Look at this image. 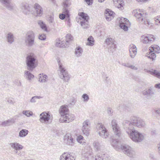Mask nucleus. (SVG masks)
I'll return each instance as SVG.
<instances>
[{
    "label": "nucleus",
    "mask_w": 160,
    "mask_h": 160,
    "mask_svg": "<svg viewBox=\"0 0 160 160\" xmlns=\"http://www.w3.org/2000/svg\"><path fill=\"white\" fill-rule=\"evenodd\" d=\"M26 62L28 70L32 71L38 65L36 56L33 53H28L26 58Z\"/></svg>",
    "instance_id": "obj_1"
},
{
    "label": "nucleus",
    "mask_w": 160,
    "mask_h": 160,
    "mask_svg": "<svg viewBox=\"0 0 160 160\" xmlns=\"http://www.w3.org/2000/svg\"><path fill=\"white\" fill-rule=\"evenodd\" d=\"M111 144L112 147L116 149H119L120 146L121 148L123 150V152L128 156L130 155V147L125 144L121 145V143L118 139H112Z\"/></svg>",
    "instance_id": "obj_2"
},
{
    "label": "nucleus",
    "mask_w": 160,
    "mask_h": 160,
    "mask_svg": "<svg viewBox=\"0 0 160 160\" xmlns=\"http://www.w3.org/2000/svg\"><path fill=\"white\" fill-rule=\"evenodd\" d=\"M35 34L34 32L29 31L26 34L25 42L27 46L28 47H32L35 44Z\"/></svg>",
    "instance_id": "obj_3"
},
{
    "label": "nucleus",
    "mask_w": 160,
    "mask_h": 160,
    "mask_svg": "<svg viewBox=\"0 0 160 160\" xmlns=\"http://www.w3.org/2000/svg\"><path fill=\"white\" fill-rule=\"evenodd\" d=\"M57 62L59 65V68L60 71V73L59 74L60 78L64 82H68L70 77V75H69L66 69L63 67V65L60 62V60L58 59Z\"/></svg>",
    "instance_id": "obj_4"
},
{
    "label": "nucleus",
    "mask_w": 160,
    "mask_h": 160,
    "mask_svg": "<svg viewBox=\"0 0 160 160\" xmlns=\"http://www.w3.org/2000/svg\"><path fill=\"white\" fill-rule=\"evenodd\" d=\"M131 139L136 142H141L144 139L143 135L135 129H131Z\"/></svg>",
    "instance_id": "obj_5"
},
{
    "label": "nucleus",
    "mask_w": 160,
    "mask_h": 160,
    "mask_svg": "<svg viewBox=\"0 0 160 160\" xmlns=\"http://www.w3.org/2000/svg\"><path fill=\"white\" fill-rule=\"evenodd\" d=\"M142 93L147 99L150 100L154 97L153 96L155 95V90L153 86H151L146 88Z\"/></svg>",
    "instance_id": "obj_6"
},
{
    "label": "nucleus",
    "mask_w": 160,
    "mask_h": 160,
    "mask_svg": "<svg viewBox=\"0 0 160 160\" xmlns=\"http://www.w3.org/2000/svg\"><path fill=\"white\" fill-rule=\"evenodd\" d=\"M140 9L134 10L132 12L133 15L137 18L139 22L144 21L145 24L149 25V22L145 21V15L143 12L142 13Z\"/></svg>",
    "instance_id": "obj_7"
},
{
    "label": "nucleus",
    "mask_w": 160,
    "mask_h": 160,
    "mask_svg": "<svg viewBox=\"0 0 160 160\" xmlns=\"http://www.w3.org/2000/svg\"><path fill=\"white\" fill-rule=\"evenodd\" d=\"M96 128L98 133L102 138H106L109 135L106 128L101 123H99L97 125Z\"/></svg>",
    "instance_id": "obj_8"
},
{
    "label": "nucleus",
    "mask_w": 160,
    "mask_h": 160,
    "mask_svg": "<svg viewBox=\"0 0 160 160\" xmlns=\"http://www.w3.org/2000/svg\"><path fill=\"white\" fill-rule=\"evenodd\" d=\"M117 20L118 22L119 26L121 29L125 31L128 30V27L127 25L129 23V21L127 18L121 17L118 18Z\"/></svg>",
    "instance_id": "obj_9"
},
{
    "label": "nucleus",
    "mask_w": 160,
    "mask_h": 160,
    "mask_svg": "<svg viewBox=\"0 0 160 160\" xmlns=\"http://www.w3.org/2000/svg\"><path fill=\"white\" fill-rule=\"evenodd\" d=\"M111 125L114 134L118 137H120L121 135V130L120 127L118 126L117 121L115 119L112 120Z\"/></svg>",
    "instance_id": "obj_10"
},
{
    "label": "nucleus",
    "mask_w": 160,
    "mask_h": 160,
    "mask_svg": "<svg viewBox=\"0 0 160 160\" xmlns=\"http://www.w3.org/2000/svg\"><path fill=\"white\" fill-rule=\"evenodd\" d=\"M64 142L68 145L72 146L75 143V141L70 133H67L64 137Z\"/></svg>",
    "instance_id": "obj_11"
},
{
    "label": "nucleus",
    "mask_w": 160,
    "mask_h": 160,
    "mask_svg": "<svg viewBox=\"0 0 160 160\" xmlns=\"http://www.w3.org/2000/svg\"><path fill=\"white\" fill-rule=\"evenodd\" d=\"M39 121L42 123L48 124L51 117L49 113L43 112L41 113L39 116Z\"/></svg>",
    "instance_id": "obj_12"
},
{
    "label": "nucleus",
    "mask_w": 160,
    "mask_h": 160,
    "mask_svg": "<svg viewBox=\"0 0 160 160\" xmlns=\"http://www.w3.org/2000/svg\"><path fill=\"white\" fill-rule=\"evenodd\" d=\"M74 119V116L73 114L68 113L66 114L63 116H61L59 119V121L61 122L68 123Z\"/></svg>",
    "instance_id": "obj_13"
},
{
    "label": "nucleus",
    "mask_w": 160,
    "mask_h": 160,
    "mask_svg": "<svg viewBox=\"0 0 160 160\" xmlns=\"http://www.w3.org/2000/svg\"><path fill=\"white\" fill-rule=\"evenodd\" d=\"M89 121L88 120L85 121L82 123V130L83 133L86 136L89 134Z\"/></svg>",
    "instance_id": "obj_14"
},
{
    "label": "nucleus",
    "mask_w": 160,
    "mask_h": 160,
    "mask_svg": "<svg viewBox=\"0 0 160 160\" xmlns=\"http://www.w3.org/2000/svg\"><path fill=\"white\" fill-rule=\"evenodd\" d=\"M71 5L70 0H63L62 2V6L63 7L62 10L64 12L67 13V15L68 16V12L69 11L68 8Z\"/></svg>",
    "instance_id": "obj_15"
},
{
    "label": "nucleus",
    "mask_w": 160,
    "mask_h": 160,
    "mask_svg": "<svg viewBox=\"0 0 160 160\" xmlns=\"http://www.w3.org/2000/svg\"><path fill=\"white\" fill-rule=\"evenodd\" d=\"M22 11L25 14H28L30 12V8L28 4L27 3H22L21 5Z\"/></svg>",
    "instance_id": "obj_16"
},
{
    "label": "nucleus",
    "mask_w": 160,
    "mask_h": 160,
    "mask_svg": "<svg viewBox=\"0 0 160 160\" xmlns=\"http://www.w3.org/2000/svg\"><path fill=\"white\" fill-rule=\"evenodd\" d=\"M113 13L114 12L110 11L109 9H106L105 12V16L106 19L108 21H110L114 17Z\"/></svg>",
    "instance_id": "obj_17"
},
{
    "label": "nucleus",
    "mask_w": 160,
    "mask_h": 160,
    "mask_svg": "<svg viewBox=\"0 0 160 160\" xmlns=\"http://www.w3.org/2000/svg\"><path fill=\"white\" fill-rule=\"evenodd\" d=\"M34 8L36 12V16H41L43 13V10L41 7L38 4L35 3Z\"/></svg>",
    "instance_id": "obj_18"
},
{
    "label": "nucleus",
    "mask_w": 160,
    "mask_h": 160,
    "mask_svg": "<svg viewBox=\"0 0 160 160\" xmlns=\"http://www.w3.org/2000/svg\"><path fill=\"white\" fill-rule=\"evenodd\" d=\"M0 2L9 10L13 9V4L11 2L10 0H0Z\"/></svg>",
    "instance_id": "obj_19"
},
{
    "label": "nucleus",
    "mask_w": 160,
    "mask_h": 160,
    "mask_svg": "<svg viewBox=\"0 0 160 160\" xmlns=\"http://www.w3.org/2000/svg\"><path fill=\"white\" fill-rule=\"evenodd\" d=\"M108 155L107 154L103 153H98L95 157V160H108Z\"/></svg>",
    "instance_id": "obj_20"
},
{
    "label": "nucleus",
    "mask_w": 160,
    "mask_h": 160,
    "mask_svg": "<svg viewBox=\"0 0 160 160\" xmlns=\"http://www.w3.org/2000/svg\"><path fill=\"white\" fill-rule=\"evenodd\" d=\"M10 145L12 148L16 151V153H18V150H21L23 148L22 145L17 142L11 143Z\"/></svg>",
    "instance_id": "obj_21"
},
{
    "label": "nucleus",
    "mask_w": 160,
    "mask_h": 160,
    "mask_svg": "<svg viewBox=\"0 0 160 160\" xmlns=\"http://www.w3.org/2000/svg\"><path fill=\"white\" fill-rule=\"evenodd\" d=\"M92 146L95 151L96 152L101 151L102 148V146L97 140L95 141L92 143Z\"/></svg>",
    "instance_id": "obj_22"
},
{
    "label": "nucleus",
    "mask_w": 160,
    "mask_h": 160,
    "mask_svg": "<svg viewBox=\"0 0 160 160\" xmlns=\"http://www.w3.org/2000/svg\"><path fill=\"white\" fill-rule=\"evenodd\" d=\"M7 42L9 44H12L14 41V37L13 34L11 32H8L6 36Z\"/></svg>",
    "instance_id": "obj_23"
},
{
    "label": "nucleus",
    "mask_w": 160,
    "mask_h": 160,
    "mask_svg": "<svg viewBox=\"0 0 160 160\" xmlns=\"http://www.w3.org/2000/svg\"><path fill=\"white\" fill-rule=\"evenodd\" d=\"M137 121L135 123L134 126L141 128L144 127L146 125L145 122L140 118H139Z\"/></svg>",
    "instance_id": "obj_24"
},
{
    "label": "nucleus",
    "mask_w": 160,
    "mask_h": 160,
    "mask_svg": "<svg viewBox=\"0 0 160 160\" xmlns=\"http://www.w3.org/2000/svg\"><path fill=\"white\" fill-rule=\"evenodd\" d=\"M61 116H63L68 114V109L67 106H61L59 110Z\"/></svg>",
    "instance_id": "obj_25"
},
{
    "label": "nucleus",
    "mask_w": 160,
    "mask_h": 160,
    "mask_svg": "<svg viewBox=\"0 0 160 160\" xmlns=\"http://www.w3.org/2000/svg\"><path fill=\"white\" fill-rule=\"evenodd\" d=\"M123 125L124 129L126 130L127 133L130 136V130L129 129L130 122L126 120L123 122Z\"/></svg>",
    "instance_id": "obj_26"
},
{
    "label": "nucleus",
    "mask_w": 160,
    "mask_h": 160,
    "mask_svg": "<svg viewBox=\"0 0 160 160\" xmlns=\"http://www.w3.org/2000/svg\"><path fill=\"white\" fill-rule=\"evenodd\" d=\"M149 52L147 53L146 56L152 60H154L156 57V55L151 49H149Z\"/></svg>",
    "instance_id": "obj_27"
},
{
    "label": "nucleus",
    "mask_w": 160,
    "mask_h": 160,
    "mask_svg": "<svg viewBox=\"0 0 160 160\" xmlns=\"http://www.w3.org/2000/svg\"><path fill=\"white\" fill-rule=\"evenodd\" d=\"M83 52V49L80 46L76 48L74 52L75 54L77 57H78L81 56Z\"/></svg>",
    "instance_id": "obj_28"
},
{
    "label": "nucleus",
    "mask_w": 160,
    "mask_h": 160,
    "mask_svg": "<svg viewBox=\"0 0 160 160\" xmlns=\"http://www.w3.org/2000/svg\"><path fill=\"white\" fill-rule=\"evenodd\" d=\"M15 122V120L12 118L2 122V125L4 127L8 126L10 125L11 124Z\"/></svg>",
    "instance_id": "obj_29"
},
{
    "label": "nucleus",
    "mask_w": 160,
    "mask_h": 160,
    "mask_svg": "<svg viewBox=\"0 0 160 160\" xmlns=\"http://www.w3.org/2000/svg\"><path fill=\"white\" fill-rule=\"evenodd\" d=\"M154 39L153 36L152 35H150L144 37L143 40V42L144 43H147L153 41Z\"/></svg>",
    "instance_id": "obj_30"
},
{
    "label": "nucleus",
    "mask_w": 160,
    "mask_h": 160,
    "mask_svg": "<svg viewBox=\"0 0 160 160\" xmlns=\"http://www.w3.org/2000/svg\"><path fill=\"white\" fill-rule=\"evenodd\" d=\"M78 15L83 19L82 21H86L87 22L88 21L89 17L87 13L84 12H81L78 13Z\"/></svg>",
    "instance_id": "obj_31"
},
{
    "label": "nucleus",
    "mask_w": 160,
    "mask_h": 160,
    "mask_svg": "<svg viewBox=\"0 0 160 160\" xmlns=\"http://www.w3.org/2000/svg\"><path fill=\"white\" fill-rule=\"evenodd\" d=\"M131 50L134 55H133L132 54V53H131V58H133L137 53V48L135 45L133 44L131 45Z\"/></svg>",
    "instance_id": "obj_32"
},
{
    "label": "nucleus",
    "mask_w": 160,
    "mask_h": 160,
    "mask_svg": "<svg viewBox=\"0 0 160 160\" xmlns=\"http://www.w3.org/2000/svg\"><path fill=\"white\" fill-rule=\"evenodd\" d=\"M68 15H69L68 16L67 15V13H66L63 12V10H62V13H61V14H60L59 15V18L62 20H63L65 18H67L68 19V22H69L70 21V19L69 18L70 14H69V11H68Z\"/></svg>",
    "instance_id": "obj_33"
},
{
    "label": "nucleus",
    "mask_w": 160,
    "mask_h": 160,
    "mask_svg": "<svg viewBox=\"0 0 160 160\" xmlns=\"http://www.w3.org/2000/svg\"><path fill=\"white\" fill-rule=\"evenodd\" d=\"M66 42L62 41L61 42H56V46L60 48H65L68 46V44L66 43Z\"/></svg>",
    "instance_id": "obj_34"
},
{
    "label": "nucleus",
    "mask_w": 160,
    "mask_h": 160,
    "mask_svg": "<svg viewBox=\"0 0 160 160\" xmlns=\"http://www.w3.org/2000/svg\"><path fill=\"white\" fill-rule=\"evenodd\" d=\"M25 76L26 77V78L28 80H31L34 77V76L31 73L28 71H25Z\"/></svg>",
    "instance_id": "obj_35"
},
{
    "label": "nucleus",
    "mask_w": 160,
    "mask_h": 160,
    "mask_svg": "<svg viewBox=\"0 0 160 160\" xmlns=\"http://www.w3.org/2000/svg\"><path fill=\"white\" fill-rule=\"evenodd\" d=\"M28 131L26 129H22L19 132V137L22 138L25 137L28 134Z\"/></svg>",
    "instance_id": "obj_36"
},
{
    "label": "nucleus",
    "mask_w": 160,
    "mask_h": 160,
    "mask_svg": "<svg viewBox=\"0 0 160 160\" xmlns=\"http://www.w3.org/2000/svg\"><path fill=\"white\" fill-rule=\"evenodd\" d=\"M88 42L87 45L89 46H92L94 44V40L92 36L89 37L87 39Z\"/></svg>",
    "instance_id": "obj_37"
},
{
    "label": "nucleus",
    "mask_w": 160,
    "mask_h": 160,
    "mask_svg": "<svg viewBox=\"0 0 160 160\" xmlns=\"http://www.w3.org/2000/svg\"><path fill=\"white\" fill-rule=\"evenodd\" d=\"M150 49H151L152 51L154 52H156L157 53L160 52V48L157 45H152L150 47Z\"/></svg>",
    "instance_id": "obj_38"
},
{
    "label": "nucleus",
    "mask_w": 160,
    "mask_h": 160,
    "mask_svg": "<svg viewBox=\"0 0 160 160\" xmlns=\"http://www.w3.org/2000/svg\"><path fill=\"white\" fill-rule=\"evenodd\" d=\"M123 2L122 0H118L117 2V6L118 9L122 10L123 9Z\"/></svg>",
    "instance_id": "obj_39"
},
{
    "label": "nucleus",
    "mask_w": 160,
    "mask_h": 160,
    "mask_svg": "<svg viewBox=\"0 0 160 160\" xmlns=\"http://www.w3.org/2000/svg\"><path fill=\"white\" fill-rule=\"evenodd\" d=\"M139 117L135 116H133L131 117V125L134 126L135 123L136 122L137 120L139 118Z\"/></svg>",
    "instance_id": "obj_40"
},
{
    "label": "nucleus",
    "mask_w": 160,
    "mask_h": 160,
    "mask_svg": "<svg viewBox=\"0 0 160 160\" xmlns=\"http://www.w3.org/2000/svg\"><path fill=\"white\" fill-rule=\"evenodd\" d=\"M93 152L92 151H89L85 154L84 157L87 159V160H89V158L92 157Z\"/></svg>",
    "instance_id": "obj_41"
},
{
    "label": "nucleus",
    "mask_w": 160,
    "mask_h": 160,
    "mask_svg": "<svg viewBox=\"0 0 160 160\" xmlns=\"http://www.w3.org/2000/svg\"><path fill=\"white\" fill-rule=\"evenodd\" d=\"M42 75L40 76L39 79V81L41 82H45L47 81L46 79L47 78V76L46 75H43L42 74Z\"/></svg>",
    "instance_id": "obj_42"
},
{
    "label": "nucleus",
    "mask_w": 160,
    "mask_h": 160,
    "mask_svg": "<svg viewBox=\"0 0 160 160\" xmlns=\"http://www.w3.org/2000/svg\"><path fill=\"white\" fill-rule=\"evenodd\" d=\"M88 21L87 22L86 21H82L80 22L81 25L83 28H88Z\"/></svg>",
    "instance_id": "obj_43"
},
{
    "label": "nucleus",
    "mask_w": 160,
    "mask_h": 160,
    "mask_svg": "<svg viewBox=\"0 0 160 160\" xmlns=\"http://www.w3.org/2000/svg\"><path fill=\"white\" fill-rule=\"evenodd\" d=\"M66 42L68 43L69 42L72 41L73 40V38L71 34H68L66 35Z\"/></svg>",
    "instance_id": "obj_44"
},
{
    "label": "nucleus",
    "mask_w": 160,
    "mask_h": 160,
    "mask_svg": "<svg viewBox=\"0 0 160 160\" xmlns=\"http://www.w3.org/2000/svg\"><path fill=\"white\" fill-rule=\"evenodd\" d=\"M77 141L81 144H83L84 142L83 141V137L81 135L78 136L77 138Z\"/></svg>",
    "instance_id": "obj_45"
},
{
    "label": "nucleus",
    "mask_w": 160,
    "mask_h": 160,
    "mask_svg": "<svg viewBox=\"0 0 160 160\" xmlns=\"http://www.w3.org/2000/svg\"><path fill=\"white\" fill-rule=\"evenodd\" d=\"M151 73L158 78H160V73L157 70H153L151 72Z\"/></svg>",
    "instance_id": "obj_46"
},
{
    "label": "nucleus",
    "mask_w": 160,
    "mask_h": 160,
    "mask_svg": "<svg viewBox=\"0 0 160 160\" xmlns=\"http://www.w3.org/2000/svg\"><path fill=\"white\" fill-rule=\"evenodd\" d=\"M114 41L113 40L112 38H108L106 39L105 42L107 45H110L114 42Z\"/></svg>",
    "instance_id": "obj_47"
},
{
    "label": "nucleus",
    "mask_w": 160,
    "mask_h": 160,
    "mask_svg": "<svg viewBox=\"0 0 160 160\" xmlns=\"http://www.w3.org/2000/svg\"><path fill=\"white\" fill-rule=\"evenodd\" d=\"M67 153L64 152L62 154L60 157V160H67L68 159Z\"/></svg>",
    "instance_id": "obj_48"
},
{
    "label": "nucleus",
    "mask_w": 160,
    "mask_h": 160,
    "mask_svg": "<svg viewBox=\"0 0 160 160\" xmlns=\"http://www.w3.org/2000/svg\"><path fill=\"white\" fill-rule=\"evenodd\" d=\"M110 46V48L109 49V50L112 52H113L116 48V45L114 44V42H113L111 44Z\"/></svg>",
    "instance_id": "obj_49"
},
{
    "label": "nucleus",
    "mask_w": 160,
    "mask_h": 160,
    "mask_svg": "<svg viewBox=\"0 0 160 160\" xmlns=\"http://www.w3.org/2000/svg\"><path fill=\"white\" fill-rule=\"evenodd\" d=\"M22 113L27 117H30L32 115V112L29 111H23Z\"/></svg>",
    "instance_id": "obj_50"
},
{
    "label": "nucleus",
    "mask_w": 160,
    "mask_h": 160,
    "mask_svg": "<svg viewBox=\"0 0 160 160\" xmlns=\"http://www.w3.org/2000/svg\"><path fill=\"white\" fill-rule=\"evenodd\" d=\"M82 97L83 99V101L84 102H88L89 99V96L86 93L83 94Z\"/></svg>",
    "instance_id": "obj_51"
},
{
    "label": "nucleus",
    "mask_w": 160,
    "mask_h": 160,
    "mask_svg": "<svg viewBox=\"0 0 160 160\" xmlns=\"http://www.w3.org/2000/svg\"><path fill=\"white\" fill-rule=\"evenodd\" d=\"M38 23L39 25H40L41 28L42 29H43L44 30L47 29L46 25L44 23L42 22L39 21L38 22Z\"/></svg>",
    "instance_id": "obj_52"
},
{
    "label": "nucleus",
    "mask_w": 160,
    "mask_h": 160,
    "mask_svg": "<svg viewBox=\"0 0 160 160\" xmlns=\"http://www.w3.org/2000/svg\"><path fill=\"white\" fill-rule=\"evenodd\" d=\"M46 36L45 34H39L38 38L41 40H45L46 39Z\"/></svg>",
    "instance_id": "obj_53"
},
{
    "label": "nucleus",
    "mask_w": 160,
    "mask_h": 160,
    "mask_svg": "<svg viewBox=\"0 0 160 160\" xmlns=\"http://www.w3.org/2000/svg\"><path fill=\"white\" fill-rule=\"evenodd\" d=\"M42 97L41 96H35L32 97L31 99V102H36V99H40L42 98Z\"/></svg>",
    "instance_id": "obj_54"
},
{
    "label": "nucleus",
    "mask_w": 160,
    "mask_h": 160,
    "mask_svg": "<svg viewBox=\"0 0 160 160\" xmlns=\"http://www.w3.org/2000/svg\"><path fill=\"white\" fill-rule=\"evenodd\" d=\"M155 112L156 115V117L158 119L160 118V108L155 110Z\"/></svg>",
    "instance_id": "obj_55"
},
{
    "label": "nucleus",
    "mask_w": 160,
    "mask_h": 160,
    "mask_svg": "<svg viewBox=\"0 0 160 160\" xmlns=\"http://www.w3.org/2000/svg\"><path fill=\"white\" fill-rule=\"evenodd\" d=\"M76 158L75 156H72L71 154H68L67 160H75Z\"/></svg>",
    "instance_id": "obj_56"
},
{
    "label": "nucleus",
    "mask_w": 160,
    "mask_h": 160,
    "mask_svg": "<svg viewBox=\"0 0 160 160\" xmlns=\"http://www.w3.org/2000/svg\"><path fill=\"white\" fill-rule=\"evenodd\" d=\"M107 112L109 115L111 116L112 115L113 111L111 108H109L107 109Z\"/></svg>",
    "instance_id": "obj_57"
},
{
    "label": "nucleus",
    "mask_w": 160,
    "mask_h": 160,
    "mask_svg": "<svg viewBox=\"0 0 160 160\" xmlns=\"http://www.w3.org/2000/svg\"><path fill=\"white\" fill-rule=\"evenodd\" d=\"M76 101V100L73 98H71L70 102V104L71 105H74L75 104Z\"/></svg>",
    "instance_id": "obj_58"
},
{
    "label": "nucleus",
    "mask_w": 160,
    "mask_h": 160,
    "mask_svg": "<svg viewBox=\"0 0 160 160\" xmlns=\"http://www.w3.org/2000/svg\"><path fill=\"white\" fill-rule=\"evenodd\" d=\"M53 18L51 16L49 17L48 19V21L50 23H52L53 22Z\"/></svg>",
    "instance_id": "obj_59"
},
{
    "label": "nucleus",
    "mask_w": 160,
    "mask_h": 160,
    "mask_svg": "<svg viewBox=\"0 0 160 160\" xmlns=\"http://www.w3.org/2000/svg\"><path fill=\"white\" fill-rule=\"evenodd\" d=\"M84 1L87 3L88 5H91L93 2V0H85Z\"/></svg>",
    "instance_id": "obj_60"
},
{
    "label": "nucleus",
    "mask_w": 160,
    "mask_h": 160,
    "mask_svg": "<svg viewBox=\"0 0 160 160\" xmlns=\"http://www.w3.org/2000/svg\"><path fill=\"white\" fill-rule=\"evenodd\" d=\"M121 64L122 66H125L126 67H127L128 68H130V64L129 63H122Z\"/></svg>",
    "instance_id": "obj_61"
},
{
    "label": "nucleus",
    "mask_w": 160,
    "mask_h": 160,
    "mask_svg": "<svg viewBox=\"0 0 160 160\" xmlns=\"http://www.w3.org/2000/svg\"><path fill=\"white\" fill-rule=\"evenodd\" d=\"M154 87L160 89V83L155 84Z\"/></svg>",
    "instance_id": "obj_62"
},
{
    "label": "nucleus",
    "mask_w": 160,
    "mask_h": 160,
    "mask_svg": "<svg viewBox=\"0 0 160 160\" xmlns=\"http://www.w3.org/2000/svg\"><path fill=\"white\" fill-rule=\"evenodd\" d=\"M136 1L138 2H143L147 1L148 0H136Z\"/></svg>",
    "instance_id": "obj_63"
},
{
    "label": "nucleus",
    "mask_w": 160,
    "mask_h": 160,
    "mask_svg": "<svg viewBox=\"0 0 160 160\" xmlns=\"http://www.w3.org/2000/svg\"><path fill=\"white\" fill-rule=\"evenodd\" d=\"M131 68L132 69L135 70H137L138 69L137 68V67H136L134 66L131 65Z\"/></svg>",
    "instance_id": "obj_64"
}]
</instances>
